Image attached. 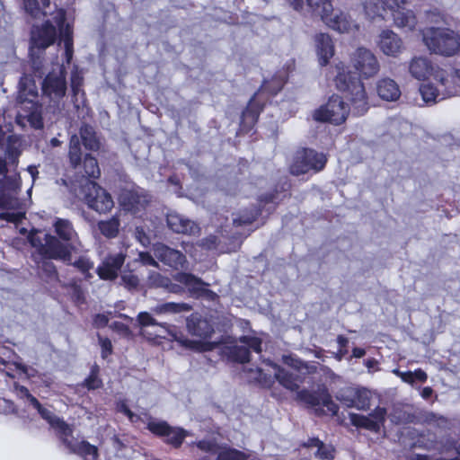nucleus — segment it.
I'll list each match as a JSON object with an SVG mask.
<instances>
[{
	"mask_svg": "<svg viewBox=\"0 0 460 460\" xmlns=\"http://www.w3.org/2000/svg\"><path fill=\"white\" fill-rule=\"evenodd\" d=\"M146 429L155 437L163 438L166 445L179 449L189 432L181 427L171 426L166 420H151L146 424Z\"/></svg>",
	"mask_w": 460,
	"mask_h": 460,
	"instance_id": "1a4fd4ad",
	"label": "nucleus"
},
{
	"mask_svg": "<svg viewBox=\"0 0 460 460\" xmlns=\"http://www.w3.org/2000/svg\"><path fill=\"white\" fill-rule=\"evenodd\" d=\"M218 243V237L210 234L201 240V246L207 250H213L217 248Z\"/></svg>",
	"mask_w": 460,
	"mask_h": 460,
	"instance_id": "680f3d73",
	"label": "nucleus"
},
{
	"mask_svg": "<svg viewBox=\"0 0 460 460\" xmlns=\"http://www.w3.org/2000/svg\"><path fill=\"white\" fill-rule=\"evenodd\" d=\"M279 191L280 190L276 187L271 191L260 195L258 198L259 205H257V207H261L263 209L265 205L274 203L279 198Z\"/></svg>",
	"mask_w": 460,
	"mask_h": 460,
	"instance_id": "8fccbe9b",
	"label": "nucleus"
},
{
	"mask_svg": "<svg viewBox=\"0 0 460 460\" xmlns=\"http://www.w3.org/2000/svg\"><path fill=\"white\" fill-rule=\"evenodd\" d=\"M40 256L46 260H60L66 264H70L72 259V245L62 243L57 236L46 234L44 236V247Z\"/></svg>",
	"mask_w": 460,
	"mask_h": 460,
	"instance_id": "ddd939ff",
	"label": "nucleus"
},
{
	"mask_svg": "<svg viewBox=\"0 0 460 460\" xmlns=\"http://www.w3.org/2000/svg\"><path fill=\"white\" fill-rule=\"evenodd\" d=\"M380 49L387 56H397L402 49V39L394 31L385 30L380 34Z\"/></svg>",
	"mask_w": 460,
	"mask_h": 460,
	"instance_id": "5701e85b",
	"label": "nucleus"
},
{
	"mask_svg": "<svg viewBox=\"0 0 460 460\" xmlns=\"http://www.w3.org/2000/svg\"><path fill=\"white\" fill-rule=\"evenodd\" d=\"M220 356L226 358L230 362L239 364L249 363L252 357L248 348L239 345L224 346L220 349Z\"/></svg>",
	"mask_w": 460,
	"mask_h": 460,
	"instance_id": "393cba45",
	"label": "nucleus"
},
{
	"mask_svg": "<svg viewBox=\"0 0 460 460\" xmlns=\"http://www.w3.org/2000/svg\"><path fill=\"white\" fill-rule=\"evenodd\" d=\"M394 373L401 377V379L410 385L413 384V378H412V372L411 371H405L401 372L399 370H395Z\"/></svg>",
	"mask_w": 460,
	"mask_h": 460,
	"instance_id": "774afa93",
	"label": "nucleus"
},
{
	"mask_svg": "<svg viewBox=\"0 0 460 460\" xmlns=\"http://www.w3.org/2000/svg\"><path fill=\"white\" fill-rule=\"evenodd\" d=\"M179 342L183 347L198 352L211 351L217 347V342L215 341H193L187 338L179 340Z\"/></svg>",
	"mask_w": 460,
	"mask_h": 460,
	"instance_id": "a19ab883",
	"label": "nucleus"
},
{
	"mask_svg": "<svg viewBox=\"0 0 460 460\" xmlns=\"http://www.w3.org/2000/svg\"><path fill=\"white\" fill-rule=\"evenodd\" d=\"M264 362L276 369V380L286 389L291 392H296V400L305 404L308 408L314 409V414L317 417H322L326 414L323 407H325L326 411L332 416L338 414L340 407L333 402L332 394L326 385H322L318 386L316 391H310L305 388L298 391L299 385L297 376L287 371L270 359Z\"/></svg>",
	"mask_w": 460,
	"mask_h": 460,
	"instance_id": "f03ea898",
	"label": "nucleus"
},
{
	"mask_svg": "<svg viewBox=\"0 0 460 460\" xmlns=\"http://www.w3.org/2000/svg\"><path fill=\"white\" fill-rule=\"evenodd\" d=\"M40 417L45 420L50 426L54 424L55 420L59 417L56 416L51 411L45 408L43 405L37 410Z\"/></svg>",
	"mask_w": 460,
	"mask_h": 460,
	"instance_id": "052dcab7",
	"label": "nucleus"
},
{
	"mask_svg": "<svg viewBox=\"0 0 460 460\" xmlns=\"http://www.w3.org/2000/svg\"><path fill=\"white\" fill-rule=\"evenodd\" d=\"M109 317L104 314H97L93 318V325L96 329H102L108 325Z\"/></svg>",
	"mask_w": 460,
	"mask_h": 460,
	"instance_id": "e2e57ef3",
	"label": "nucleus"
},
{
	"mask_svg": "<svg viewBox=\"0 0 460 460\" xmlns=\"http://www.w3.org/2000/svg\"><path fill=\"white\" fill-rule=\"evenodd\" d=\"M148 203L149 199L146 194L135 190H129L121 197V206L123 209L134 216L144 211Z\"/></svg>",
	"mask_w": 460,
	"mask_h": 460,
	"instance_id": "6ab92c4d",
	"label": "nucleus"
},
{
	"mask_svg": "<svg viewBox=\"0 0 460 460\" xmlns=\"http://www.w3.org/2000/svg\"><path fill=\"white\" fill-rule=\"evenodd\" d=\"M316 51L321 66H327L334 55V44L327 33H319L315 36Z\"/></svg>",
	"mask_w": 460,
	"mask_h": 460,
	"instance_id": "b1692460",
	"label": "nucleus"
},
{
	"mask_svg": "<svg viewBox=\"0 0 460 460\" xmlns=\"http://www.w3.org/2000/svg\"><path fill=\"white\" fill-rule=\"evenodd\" d=\"M14 390L17 394V396L21 399H27L31 394L30 390L26 386L22 385L18 383L14 384Z\"/></svg>",
	"mask_w": 460,
	"mask_h": 460,
	"instance_id": "69168bd1",
	"label": "nucleus"
},
{
	"mask_svg": "<svg viewBox=\"0 0 460 460\" xmlns=\"http://www.w3.org/2000/svg\"><path fill=\"white\" fill-rule=\"evenodd\" d=\"M349 417L351 425L358 429H364L375 433H378L380 431L377 422L374 421L370 416L350 412Z\"/></svg>",
	"mask_w": 460,
	"mask_h": 460,
	"instance_id": "72a5a7b5",
	"label": "nucleus"
},
{
	"mask_svg": "<svg viewBox=\"0 0 460 460\" xmlns=\"http://www.w3.org/2000/svg\"><path fill=\"white\" fill-rule=\"evenodd\" d=\"M157 258L172 269L182 268L186 263V256L180 251L163 244L156 249Z\"/></svg>",
	"mask_w": 460,
	"mask_h": 460,
	"instance_id": "412c9836",
	"label": "nucleus"
},
{
	"mask_svg": "<svg viewBox=\"0 0 460 460\" xmlns=\"http://www.w3.org/2000/svg\"><path fill=\"white\" fill-rule=\"evenodd\" d=\"M200 451L217 454L216 460H248L249 455L229 446H222L215 439H201L193 443Z\"/></svg>",
	"mask_w": 460,
	"mask_h": 460,
	"instance_id": "f8f14e48",
	"label": "nucleus"
},
{
	"mask_svg": "<svg viewBox=\"0 0 460 460\" xmlns=\"http://www.w3.org/2000/svg\"><path fill=\"white\" fill-rule=\"evenodd\" d=\"M350 63L359 76L339 62L335 67L337 75L334 84L338 91L341 92L349 100L352 113L355 116H363L369 109L368 97L360 77L370 78L380 70L376 57L367 49L359 47L352 54Z\"/></svg>",
	"mask_w": 460,
	"mask_h": 460,
	"instance_id": "f257e3e1",
	"label": "nucleus"
},
{
	"mask_svg": "<svg viewBox=\"0 0 460 460\" xmlns=\"http://www.w3.org/2000/svg\"><path fill=\"white\" fill-rule=\"evenodd\" d=\"M369 416L374 421H376L379 427V429H381V426L384 425L385 421V416H386V409L384 407L377 406L370 414Z\"/></svg>",
	"mask_w": 460,
	"mask_h": 460,
	"instance_id": "4d7b16f0",
	"label": "nucleus"
},
{
	"mask_svg": "<svg viewBox=\"0 0 460 460\" xmlns=\"http://www.w3.org/2000/svg\"><path fill=\"white\" fill-rule=\"evenodd\" d=\"M422 38L429 50L436 55L448 58L460 51V34L448 27H427Z\"/></svg>",
	"mask_w": 460,
	"mask_h": 460,
	"instance_id": "39448f33",
	"label": "nucleus"
},
{
	"mask_svg": "<svg viewBox=\"0 0 460 460\" xmlns=\"http://www.w3.org/2000/svg\"><path fill=\"white\" fill-rule=\"evenodd\" d=\"M192 309L191 305L187 303H174L167 302L157 305L154 309V313L157 314H179L182 312H190Z\"/></svg>",
	"mask_w": 460,
	"mask_h": 460,
	"instance_id": "c9c22d12",
	"label": "nucleus"
},
{
	"mask_svg": "<svg viewBox=\"0 0 460 460\" xmlns=\"http://www.w3.org/2000/svg\"><path fill=\"white\" fill-rule=\"evenodd\" d=\"M335 398L344 407L367 411L370 406L371 392L362 386L345 385L336 392Z\"/></svg>",
	"mask_w": 460,
	"mask_h": 460,
	"instance_id": "9b49d317",
	"label": "nucleus"
},
{
	"mask_svg": "<svg viewBox=\"0 0 460 460\" xmlns=\"http://www.w3.org/2000/svg\"><path fill=\"white\" fill-rule=\"evenodd\" d=\"M149 284L153 288H163L169 293L181 294L183 288L181 285L173 283L171 279L159 272H153L149 276Z\"/></svg>",
	"mask_w": 460,
	"mask_h": 460,
	"instance_id": "c85d7f7f",
	"label": "nucleus"
},
{
	"mask_svg": "<svg viewBox=\"0 0 460 460\" xmlns=\"http://www.w3.org/2000/svg\"><path fill=\"white\" fill-rule=\"evenodd\" d=\"M54 227L55 232L61 240L65 242H69L72 240L74 228L69 220L58 218L54 223Z\"/></svg>",
	"mask_w": 460,
	"mask_h": 460,
	"instance_id": "ea45409f",
	"label": "nucleus"
},
{
	"mask_svg": "<svg viewBox=\"0 0 460 460\" xmlns=\"http://www.w3.org/2000/svg\"><path fill=\"white\" fill-rule=\"evenodd\" d=\"M68 158L71 166L75 169L77 168L82 162L81 144L75 135L72 136L69 141Z\"/></svg>",
	"mask_w": 460,
	"mask_h": 460,
	"instance_id": "79ce46f5",
	"label": "nucleus"
},
{
	"mask_svg": "<svg viewBox=\"0 0 460 460\" xmlns=\"http://www.w3.org/2000/svg\"><path fill=\"white\" fill-rule=\"evenodd\" d=\"M84 78L77 73H73L71 75L70 86L74 95H77L81 86L83 85Z\"/></svg>",
	"mask_w": 460,
	"mask_h": 460,
	"instance_id": "bf43d9fd",
	"label": "nucleus"
},
{
	"mask_svg": "<svg viewBox=\"0 0 460 460\" xmlns=\"http://www.w3.org/2000/svg\"><path fill=\"white\" fill-rule=\"evenodd\" d=\"M137 321L141 327L159 325V326L163 327L164 329H167L166 323H158L156 321V319H155L152 316V314L147 312L139 313L137 315Z\"/></svg>",
	"mask_w": 460,
	"mask_h": 460,
	"instance_id": "09e8293b",
	"label": "nucleus"
},
{
	"mask_svg": "<svg viewBox=\"0 0 460 460\" xmlns=\"http://www.w3.org/2000/svg\"><path fill=\"white\" fill-rule=\"evenodd\" d=\"M66 72L63 66L58 72L51 71L48 73L41 84L43 95L49 98H63L66 92Z\"/></svg>",
	"mask_w": 460,
	"mask_h": 460,
	"instance_id": "2eb2a0df",
	"label": "nucleus"
},
{
	"mask_svg": "<svg viewBox=\"0 0 460 460\" xmlns=\"http://www.w3.org/2000/svg\"><path fill=\"white\" fill-rule=\"evenodd\" d=\"M119 226V219L115 216L108 220H101L97 224L98 230L107 239H113L118 235Z\"/></svg>",
	"mask_w": 460,
	"mask_h": 460,
	"instance_id": "f704fd0d",
	"label": "nucleus"
},
{
	"mask_svg": "<svg viewBox=\"0 0 460 460\" xmlns=\"http://www.w3.org/2000/svg\"><path fill=\"white\" fill-rule=\"evenodd\" d=\"M59 27V39L64 42V45L74 44L73 28L69 24H65V20L61 19L58 22Z\"/></svg>",
	"mask_w": 460,
	"mask_h": 460,
	"instance_id": "de8ad7c7",
	"label": "nucleus"
},
{
	"mask_svg": "<svg viewBox=\"0 0 460 460\" xmlns=\"http://www.w3.org/2000/svg\"><path fill=\"white\" fill-rule=\"evenodd\" d=\"M376 93L378 96L387 102H393L399 99L401 90L398 84L391 78H382L376 84Z\"/></svg>",
	"mask_w": 460,
	"mask_h": 460,
	"instance_id": "a878e982",
	"label": "nucleus"
},
{
	"mask_svg": "<svg viewBox=\"0 0 460 460\" xmlns=\"http://www.w3.org/2000/svg\"><path fill=\"white\" fill-rule=\"evenodd\" d=\"M100 345H101V356L103 359L107 358L110 355L112 354V344L109 338L102 337L101 335H98Z\"/></svg>",
	"mask_w": 460,
	"mask_h": 460,
	"instance_id": "6e6d98bb",
	"label": "nucleus"
},
{
	"mask_svg": "<svg viewBox=\"0 0 460 460\" xmlns=\"http://www.w3.org/2000/svg\"><path fill=\"white\" fill-rule=\"evenodd\" d=\"M126 255L123 252L108 255L97 267L96 273L102 280H114L125 262Z\"/></svg>",
	"mask_w": 460,
	"mask_h": 460,
	"instance_id": "dca6fc26",
	"label": "nucleus"
},
{
	"mask_svg": "<svg viewBox=\"0 0 460 460\" xmlns=\"http://www.w3.org/2000/svg\"><path fill=\"white\" fill-rule=\"evenodd\" d=\"M83 176L93 181L101 176V170L97 159L87 154L83 161Z\"/></svg>",
	"mask_w": 460,
	"mask_h": 460,
	"instance_id": "e433bc0d",
	"label": "nucleus"
},
{
	"mask_svg": "<svg viewBox=\"0 0 460 460\" xmlns=\"http://www.w3.org/2000/svg\"><path fill=\"white\" fill-rule=\"evenodd\" d=\"M350 108L338 94H332L325 104L314 110L313 119L318 122L341 125L349 116Z\"/></svg>",
	"mask_w": 460,
	"mask_h": 460,
	"instance_id": "0eeeda50",
	"label": "nucleus"
},
{
	"mask_svg": "<svg viewBox=\"0 0 460 460\" xmlns=\"http://www.w3.org/2000/svg\"><path fill=\"white\" fill-rule=\"evenodd\" d=\"M249 372H254L256 374L255 382L263 388H270L275 381V374L272 376L270 374H267L261 367H256L255 369L251 368Z\"/></svg>",
	"mask_w": 460,
	"mask_h": 460,
	"instance_id": "c03bdc74",
	"label": "nucleus"
},
{
	"mask_svg": "<svg viewBox=\"0 0 460 460\" xmlns=\"http://www.w3.org/2000/svg\"><path fill=\"white\" fill-rule=\"evenodd\" d=\"M69 265L74 266L84 275V279H89L92 278L90 270L93 268V262L88 257L81 255L74 262L71 260Z\"/></svg>",
	"mask_w": 460,
	"mask_h": 460,
	"instance_id": "37998d69",
	"label": "nucleus"
},
{
	"mask_svg": "<svg viewBox=\"0 0 460 460\" xmlns=\"http://www.w3.org/2000/svg\"><path fill=\"white\" fill-rule=\"evenodd\" d=\"M288 76L285 72L278 71L270 79L263 80L259 90L249 100L240 117L239 134L250 133L257 124L268 98L276 96L285 86Z\"/></svg>",
	"mask_w": 460,
	"mask_h": 460,
	"instance_id": "7ed1b4c3",
	"label": "nucleus"
},
{
	"mask_svg": "<svg viewBox=\"0 0 460 460\" xmlns=\"http://www.w3.org/2000/svg\"><path fill=\"white\" fill-rule=\"evenodd\" d=\"M238 341L245 344L250 350L252 349L255 353H261L262 351V340L256 336L242 335Z\"/></svg>",
	"mask_w": 460,
	"mask_h": 460,
	"instance_id": "a18cd8bd",
	"label": "nucleus"
},
{
	"mask_svg": "<svg viewBox=\"0 0 460 460\" xmlns=\"http://www.w3.org/2000/svg\"><path fill=\"white\" fill-rule=\"evenodd\" d=\"M50 0H22L25 13L32 19H40L46 15L44 8L48 7Z\"/></svg>",
	"mask_w": 460,
	"mask_h": 460,
	"instance_id": "473e14b6",
	"label": "nucleus"
},
{
	"mask_svg": "<svg viewBox=\"0 0 460 460\" xmlns=\"http://www.w3.org/2000/svg\"><path fill=\"white\" fill-rule=\"evenodd\" d=\"M80 136L84 146L90 151H97L100 148V142L92 127L84 126L80 128Z\"/></svg>",
	"mask_w": 460,
	"mask_h": 460,
	"instance_id": "4c0bfd02",
	"label": "nucleus"
},
{
	"mask_svg": "<svg viewBox=\"0 0 460 460\" xmlns=\"http://www.w3.org/2000/svg\"><path fill=\"white\" fill-rule=\"evenodd\" d=\"M81 385L89 391L97 390L103 386V382L100 377V367L97 364H93L91 367L89 375L82 382Z\"/></svg>",
	"mask_w": 460,
	"mask_h": 460,
	"instance_id": "58836bf2",
	"label": "nucleus"
},
{
	"mask_svg": "<svg viewBox=\"0 0 460 460\" xmlns=\"http://www.w3.org/2000/svg\"><path fill=\"white\" fill-rule=\"evenodd\" d=\"M166 222L168 227L177 234H194L199 231L197 224L188 218H184L177 213L168 214L166 217Z\"/></svg>",
	"mask_w": 460,
	"mask_h": 460,
	"instance_id": "aec40b11",
	"label": "nucleus"
},
{
	"mask_svg": "<svg viewBox=\"0 0 460 460\" xmlns=\"http://www.w3.org/2000/svg\"><path fill=\"white\" fill-rule=\"evenodd\" d=\"M409 72L413 78L420 81L433 77L442 85H446L449 82L447 72L427 57H414L411 58L409 64Z\"/></svg>",
	"mask_w": 460,
	"mask_h": 460,
	"instance_id": "6e6552de",
	"label": "nucleus"
},
{
	"mask_svg": "<svg viewBox=\"0 0 460 460\" xmlns=\"http://www.w3.org/2000/svg\"><path fill=\"white\" fill-rule=\"evenodd\" d=\"M188 328L193 335L203 339L210 338L214 332L212 325L207 320L201 318L189 320Z\"/></svg>",
	"mask_w": 460,
	"mask_h": 460,
	"instance_id": "7c9ffc66",
	"label": "nucleus"
},
{
	"mask_svg": "<svg viewBox=\"0 0 460 460\" xmlns=\"http://www.w3.org/2000/svg\"><path fill=\"white\" fill-rule=\"evenodd\" d=\"M67 450L70 454L76 455L84 460H88L89 456L92 460H98L100 456L98 447L84 439L73 443Z\"/></svg>",
	"mask_w": 460,
	"mask_h": 460,
	"instance_id": "cd10ccee",
	"label": "nucleus"
},
{
	"mask_svg": "<svg viewBox=\"0 0 460 460\" xmlns=\"http://www.w3.org/2000/svg\"><path fill=\"white\" fill-rule=\"evenodd\" d=\"M323 22H324L330 28L339 32H349L358 29V25L350 17V15L341 11L334 15L331 13L330 16Z\"/></svg>",
	"mask_w": 460,
	"mask_h": 460,
	"instance_id": "4be33fe9",
	"label": "nucleus"
},
{
	"mask_svg": "<svg viewBox=\"0 0 460 460\" xmlns=\"http://www.w3.org/2000/svg\"><path fill=\"white\" fill-rule=\"evenodd\" d=\"M413 383L417 380L421 383H425L428 379L427 373L421 368H417L412 372Z\"/></svg>",
	"mask_w": 460,
	"mask_h": 460,
	"instance_id": "338daca9",
	"label": "nucleus"
},
{
	"mask_svg": "<svg viewBox=\"0 0 460 460\" xmlns=\"http://www.w3.org/2000/svg\"><path fill=\"white\" fill-rule=\"evenodd\" d=\"M37 230H32L28 235V240L31 245L37 249L38 253L40 255V252H42L44 247V243L40 237H39L37 234Z\"/></svg>",
	"mask_w": 460,
	"mask_h": 460,
	"instance_id": "13d9d810",
	"label": "nucleus"
},
{
	"mask_svg": "<svg viewBox=\"0 0 460 460\" xmlns=\"http://www.w3.org/2000/svg\"><path fill=\"white\" fill-rule=\"evenodd\" d=\"M337 343L339 346L338 352L336 354V358L338 360H341L343 357H345L349 350V339L345 337L344 335H338L337 336Z\"/></svg>",
	"mask_w": 460,
	"mask_h": 460,
	"instance_id": "603ef678",
	"label": "nucleus"
},
{
	"mask_svg": "<svg viewBox=\"0 0 460 460\" xmlns=\"http://www.w3.org/2000/svg\"><path fill=\"white\" fill-rule=\"evenodd\" d=\"M328 155L311 147H299L294 154L289 172L294 176L316 174L326 167Z\"/></svg>",
	"mask_w": 460,
	"mask_h": 460,
	"instance_id": "423d86ee",
	"label": "nucleus"
},
{
	"mask_svg": "<svg viewBox=\"0 0 460 460\" xmlns=\"http://www.w3.org/2000/svg\"><path fill=\"white\" fill-rule=\"evenodd\" d=\"M306 4L312 15L321 17L322 21L333 12L331 0H306Z\"/></svg>",
	"mask_w": 460,
	"mask_h": 460,
	"instance_id": "2f4dec72",
	"label": "nucleus"
},
{
	"mask_svg": "<svg viewBox=\"0 0 460 460\" xmlns=\"http://www.w3.org/2000/svg\"><path fill=\"white\" fill-rule=\"evenodd\" d=\"M25 217L24 212H1L0 219L9 223L18 224Z\"/></svg>",
	"mask_w": 460,
	"mask_h": 460,
	"instance_id": "864d4df0",
	"label": "nucleus"
},
{
	"mask_svg": "<svg viewBox=\"0 0 460 460\" xmlns=\"http://www.w3.org/2000/svg\"><path fill=\"white\" fill-rule=\"evenodd\" d=\"M174 279L179 283L184 285L189 292L196 297L214 295L212 290L207 288L208 284L205 283L200 278L196 277L192 273L178 272L174 276Z\"/></svg>",
	"mask_w": 460,
	"mask_h": 460,
	"instance_id": "a211bd4d",
	"label": "nucleus"
},
{
	"mask_svg": "<svg viewBox=\"0 0 460 460\" xmlns=\"http://www.w3.org/2000/svg\"><path fill=\"white\" fill-rule=\"evenodd\" d=\"M84 200L88 208L100 213L110 212L114 207L111 194L94 181H89L84 187Z\"/></svg>",
	"mask_w": 460,
	"mask_h": 460,
	"instance_id": "9d476101",
	"label": "nucleus"
},
{
	"mask_svg": "<svg viewBox=\"0 0 460 460\" xmlns=\"http://www.w3.org/2000/svg\"><path fill=\"white\" fill-rule=\"evenodd\" d=\"M407 0H369L364 3V11L369 19L374 20L377 17L384 19V13L389 10L397 27L413 31L417 19L411 10L405 8Z\"/></svg>",
	"mask_w": 460,
	"mask_h": 460,
	"instance_id": "20e7f679",
	"label": "nucleus"
},
{
	"mask_svg": "<svg viewBox=\"0 0 460 460\" xmlns=\"http://www.w3.org/2000/svg\"><path fill=\"white\" fill-rule=\"evenodd\" d=\"M41 270H42L45 277L49 280L56 279L58 277L57 268L54 265V263L51 261H42Z\"/></svg>",
	"mask_w": 460,
	"mask_h": 460,
	"instance_id": "3c124183",
	"label": "nucleus"
},
{
	"mask_svg": "<svg viewBox=\"0 0 460 460\" xmlns=\"http://www.w3.org/2000/svg\"><path fill=\"white\" fill-rule=\"evenodd\" d=\"M450 82L451 80L449 79V82L447 83L446 85H442L438 83L443 89H438L431 83L420 84L419 90L424 102L426 104H434L447 97L456 94L457 91L449 85Z\"/></svg>",
	"mask_w": 460,
	"mask_h": 460,
	"instance_id": "f3484780",
	"label": "nucleus"
},
{
	"mask_svg": "<svg viewBox=\"0 0 460 460\" xmlns=\"http://www.w3.org/2000/svg\"><path fill=\"white\" fill-rule=\"evenodd\" d=\"M58 39V31L55 25L49 20L40 25H34L31 32V49L45 50L53 45Z\"/></svg>",
	"mask_w": 460,
	"mask_h": 460,
	"instance_id": "4468645a",
	"label": "nucleus"
},
{
	"mask_svg": "<svg viewBox=\"0 0 460 460\" xmlns=\"http://www.w3.org/2000/svg\"><path fill=\"white\" fill-rule=\"evenodd\" d=\"M121 281L126 288L128 290H135L139 286V279L134 274H124L121 277Z\"/></svg>",
	"mask_w": 460,
	"mask_h": 460,
	"instance_id": "5fc2aeb1",
	"label": "nucleus"
},
{
	"mask_svg": "<svg viewBox=\"0 0 460 460\" xmlns=\"http://www.w3.org/2000/svg\"><path fill=\"white\" fill-rule=\"evenodd\" d=\"M262 214V208L257 205H251L241 209L235 217L233 218L234 227L247 226L252 225Z\"/></svg>",
	"mask_w": 460,
	"mask_h": 460,
	"instance_id": "bb28decb",
	"label": "nucleus"
},
{
	"mask_svg": "<svg viewBox=\"0 0 460 460\" xmlns=\"http://www.w3.org/2000/svg\"><path fill=\"white\" fill-rule=\"evenodd\" d=\"M51 427L56 429L57 437L62 445L68 449L74 443L70 439L74 433L73 428L61 418L57 419Z\"/></svg>",
	"mask_w": 460,
	"mask_h": 460,
	"instance_id": "c756f323",
	"label": "nucleus"
},
{
	"mask_svg": "<svg viewBox=\"0 0 460 460\" xmlns=\"http://www.w3.org/2000/svg\"><path fill=\"white\" fill-rule=\"evenodd\" d=\"M13 137H8V144L6 146V155L11 160H17L19 155H21L20 150L14 146L12 143Z\"/></svg>",
	"mask_w": 460,
	"mask_h": 460,
	"instance_id": "0e129e2a",
	"label": "nucleus"
},
{
	"mask_svg": "<svg viewBox=\"0 0 460 460\" xmlns=\"http://www.w3.org/2000/svg\"><path fill=\"white\" fill-rule=\"evenodd\" d=\"M314 456L320 460H333L335 458V448L332 445H326L321 440Z\"/></svg>",
	"mask_w": 460,
	"mask_h": 460,
	"instance_id": "49530a36",
	"label": "nucleus"
}]
</instances>
